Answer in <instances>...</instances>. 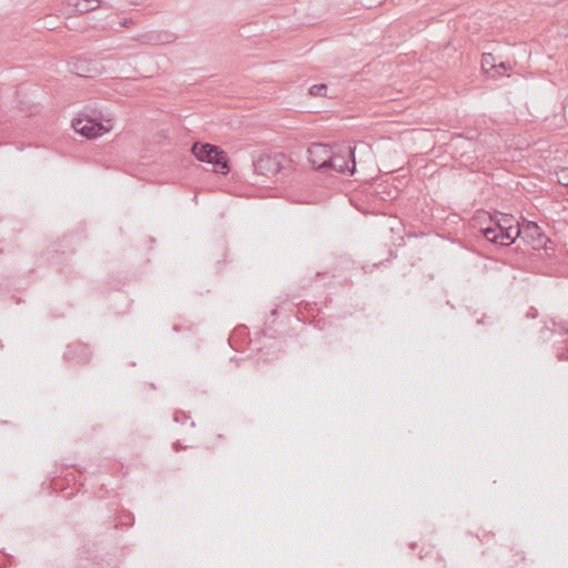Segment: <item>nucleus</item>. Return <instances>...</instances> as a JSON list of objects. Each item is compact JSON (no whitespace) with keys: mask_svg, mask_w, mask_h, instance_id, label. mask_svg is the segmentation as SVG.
Wrapping results in <instances>:
<instances>
[{"mask_svg":"<svg viewBox=\"0 0 568 568\" xmlns=\"http://www.w3.org/2000/svg\"><path fill=\"white\" fill-rule=\"evenodd\" d=\"M191 153L200 162L213 165V172L226 175L230 172L227 153L219 145L196 141L191 146Z\"/></svg>","mask_w":568,"mask_h":568,"instance_id":"nucleus-1","label":"nucleus"},{"mask_svg":"<svg viewBox=\"0 0 568 568\" xmlns=\"http://www.w3.org/2000/svg\"><path fill=\"white\" fill-rule=\"evenodd\" d=\"M72 128L88 140L97 139L111 130V125L103 124L95 111L79 114L72 120Z\"/></svg>","mask_w":568,"mask_h":568,"instance_id":"nucleus-2","label":"nucleus"},{"mask_svg":"<svg viewBox=\"0 0 568 568\" xmlns=\"http://www.w3.org/2000/svg\"><path fill=\"white\" fill-rule=\"evenodd\" d=\"M355 149V146L347 145L339 148L338 152L331 151L329 156L326 158L327 172L335 171L353 175L356 170Z\"/></svg>","mask_w":568,"mask_h":568,"instance_id":"nucleus-3","label":"nucleus"},{"mask_svg":"<svg viewBox=\"0 0 568 568\" xmlns=\"http://www.w3.org/2000/svg\"><path fill=\"white\" fill-rule=\"evenodd\" d=\"M480 232L487 241L501 246H509L521 235L523 226L519 224L501 225L500 231H497L496 227L486 226Z\"/></svg>","mask_w":568,"mask_h":568,"instance_id":"nucleus-4","label":"nucleus"},{"mask_svg":"<svg viewBox=\"0 0 568 568\" xmlns=\"http://www.w3.org/2000/svg\"><path fill=\"white\" fill-rule=\"evenodd\" d=\"M93 356L92 347L81 341L69 343L63 353V361L72 367L88 365Z\"/></svg>","mask_w":568,"mask_h":568,"instance_id":"nucleus-5","label":"nucleus"},{"mask_svg":"<svg viewBox=\"0 0 568 568\" xmlns=\"http://www.w3.org/2000/svg\"><path fill=\"white\" fill-rule=\"evenodd\" d=\"M285 156L282 153L262 154L253 161L254 173L265 178L275 176L283 169Z\"/></svg>","mask_w":568,"mask_h":568,"instance_id":"nucleus-6","label":"nucleus"},{"mask_svg":"<svg viewBox=\"0 0 568 568\" xmlns=\"http://www.w3.org/2000/svg\"><path fill=\"white\" fill-rule=\"evenodd\" d=\"M68 65L72 73L82 78H95L103 70L100 61L87 57H74L69 61Z\"/></svg>","mask_w":568,"mask_h":568,"instance_id":"nucleus-7","label":"nucleus"},{"mask_svg":"<svg viewBox=\"0 0 568 568\" xmlns=\"http://www.w3.org/2000/svg\"><path fill=\"white\" fill-rule=\"evenodd\" d=\"M99 8L110 9L111 6L102 0H67L64 3V13L67 16L84 14Z\"/></svg>","mask_w":568,"mask_h":568,"instance_id":"nucleus-8","label":"nucleus"},{"mask_svg":"<svg viewBox=\"0 0 568 568\" xmlns=\"http://www.w3.org/2000/svg\"><path fill=\"white\" fill-rule=\"evenodd\" d=\"M332 149L322 143H313L308 150V161L312 168L316 171L327 173V164L326 158L329 156Z\"/></svg>","mask_w":568,"mask_h":568,"instance_id":"nucleus-9","label":"nucleus"},{"mask_svg":"<svg viewBox=\"0 0 568 568\" xmlns=\"http://www.w3.org/2000/svg\"><path fill=\"white\" fill-rule=\"evenodd\" d=\"M521 235L531 242L534 248H547V242H550V240L542 233L539 225L531 221L525 222Z\"/></svg>","mask_w":568,"mask_h":568,"instance_id":"nucleus-10","label":"nucleus"},{"mask_svg":"<svg viewBox=\"0 0 568 568\" xmlns=\"http://www.w3.org/2000/svg\"><path fill=\"white\" fill-rule=\"evenodd\" d=\"M524 560V554L519 550H514V548L504 550L500 557V561L504 568H514V566Z\"/></svg>","mask_w":568,"mask_h":568,"instance_id":"nucleus-11","label":"nucleus"},{"mask_svg":"<svg viewBox=\"0 0 568 568\" xmlns=\"http://www.w3.org/2000/svg\"><path fill=\"white\" fill-rule=\"evenodd\" d=\"M423 558L426 568H446V562L438 551H428Z\"/></svg>","mask_w":568,"mask_h":568,"instance_id":"nucleus-12","label":"nucleus"},{"mask_svg":"<svg viewBox=\"0 0 568 568\" xmlns=\"http://www.w3.org/2000/svg\"><path fill=\"white\" fill-rule=\"evenodd\" d=\"M490 220L494 223V225L490 226L500 231L501 225H513L514 217L508 214L497 213L494 216L490 215Z\"/></svg>","mask_w":568,"mask_h":568,"instance_id":"nucleus-13","label":"nucleus"},{"mask_svg":"<svg viewBox=\"0 0 568 568\" xmlns=\"http://www.w3.org/2000/svg\"><path fill=\"white\" fill-rule=\"evenodd\" d=\"M496 58L491 53H484L481 57V69L485 73L491 77L494 69H496Z\"/></svg>","mask_w":568,"mask_h":568,"instance_id":"nucleus-14","label":"nucleus"},{"mask_svg":"<svg viewBox=\"0 0 568 568\" xmlns=\"http://www.w3.org/2000/svg\"><path fill=\"white\" fill-rule=\"evenodd\" d=\"M326 92H327V85L324 83L314 84L308 90V93L313 97H325Z\"/></svg>","mask_w":568,"mask_h":568,"instance_id":"nucleus-15","label":"nucleus"},{"mask_svg":"<svg viewBox=\"0 0 568 568\" xmlns=\"http://www.w3.org/2000/svg\"><path fill=\"white\" fill-rule=\"evenodd\" d=\"M496 69H494V72L491 73V78L496 79L500 75H503L507 70H510L511 67L507 62H499L496 63Z\"/></svg>","mask_w":568,"mask_h":568,"instance_id":"nucleus-16","label":"nucleus"},{"mask_svg":"<svg viewBox=\"0 0 568 568\" xmlns=\"http://www.w3.org/2000/svg\"><path fill=\"white\" fill-rule=\"evenodd\" d=\"M174 422L175 423H185L186 420L190 419V415L186 414L185 412H182V410H178L174 413Z\"/></svg>","mask_w":568,"mask_h":568,"instance_id":"nucleus-17","label":"nucleus"},{"mask_svg":"<svg viewBox=\"0 0 568 568\" xmlns=\"http://www.w3.org/2000/svg\"><path fill=\"white\" fill-rule=\"evenodd\" d=\"M559 183L564 186L568 187V169H564L561 171V175L559 178Z\"/></svg>","mask_w":568,"mask_h":568,"instance_id":"nucleus-18","label":"nucleus"},{"mask_svg":"<svg viewBox=\"0 0 568 568\" xmlns=\"http://www.w3.org/2000/svg\"><path fill=\"white\" fill-rule=\"evenodd\" d=\"M121 27H124V28H130L131 26L134 24V21L133 19L131 18H125L123 19L121 22H120Z\"/></svg>","mask_w":568,"mask_h":568,"instance_id":"nucleus-19","label":"nucleus"},{"mask_svg":"<svg viewBox=\"0 0 568 568\" xmlns=\"http://www.w3.org/2000/svg\"><path fill=\"white\" fill-rule=\"evenodd\" d=\"M562 111H564L565 120L568 123V97L564 101Z\"/></svg>","mask_w":568,"mask_h":568,"instance_id":"nucleus-20","label":"nucleus"},{"mask_svg":"<svg viewBox=\"0 0 568 568\" xmlns=\"http://www.w3.org/2000/svg\"><path fill=\"white\" fill-rule=\"evenodd\" d=\"M172 448L174 452H180L186 448V446H183L179 440L173 443Z\"/></svg>","mask_w":568,"mask_h":568,"instance_id":"nucleus-21","label":"nucleus"},{"mask_svg":"<svg viewBox=\"0 0 568 568\" xmlns=\"http://www.w3.org/2000/svg\"><path fill=\"white\" fill-rule=\"evenodd\" d=\"M557 358H558L559 361H561V359H564V358H568V355H566L564 352H561V353H558V354H557Z\"/></svg>","mask_w":568,"mask_h":568,"instance_id":"nucleus-22","label":"nucleus"},{"mask_svg":"<svg viewBox=\"0 0 568 568\" xmlns=\"http://www.w3.org/2000/svg\"><path fill=\"white\" fill-rule=\"evenodd\" d=\"M149 41H154V42H159L160 41V36H152L149 38Z\"/></svg>","mask_w":568,"mask_h":568,"instance_id":"nucleus-23","label":"nucleus"},{"mask_svg":"<svg viewBox=\"0 0 568 568\" xmlns=\"http://www.w3.org/2000/svg\"><path fill=\"white\" fill-rule=\"evenodd\" d=\"M226 253H227L226 248H223V253H222V255H223L224 257L226 256Z\"/></svg>","mask_w":568,"mask_h":568,"instance_id":"nucleus-24","label":"nucleus"}]
</instances>
